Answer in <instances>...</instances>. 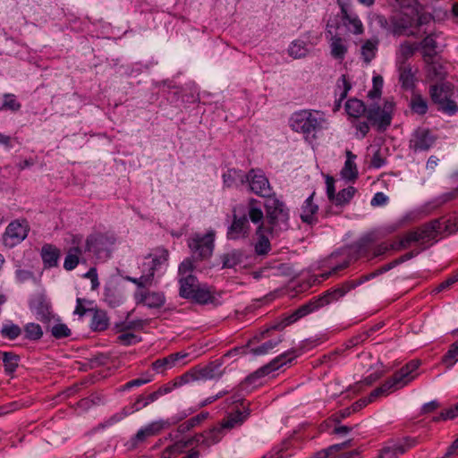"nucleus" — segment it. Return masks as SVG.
I'll return each instance as SVG.
<instances>
[{
	"instance_id": "f257e3e1",
	"label": "nucleus",
	"mask_w": 458,
	"mask_h": 458,
	"mask_svg": "<svg viewBox=\"0 0 458 458\" xmlns=\"http://www.w3.org/2000/svg\"><path fill=\"white\" fill-rule=\"evenodd\" d=\"M291 128L302 133L305 137L315 138L316 133L327 128V120L323 112L318 110H301L294 113L290 119Z\"/></svg>"
},
{
	"instance_id": "f03ea898",
	"label": "nucleus",
	"mask_w": 458,
	"mask_h": 458,
	"mask_svg": "<svg viewBox=\"0 0 458 458\" xmlns=\"http://www.w3.org/2000/svg\"><path fill=\"white\" fill-rule=\"evenodd\" d=\"M420 361L413 360L408 362L405 366L396 371L392 377L387 379L379 387L374 389L369 394V401H374L380 395H387L389 393L403 388L416 377V370L419 369Z\"/></svg>"
},
{
	"instance_id": "7ed1b4c3",
	"label": "nucleus",
	"mask_w": 458,
	"mask_h": 458,
	"mask_svg": "<svg viewBox=\"0 0 458 458\" xmlns=\"http://www.w3.org/2000/svg\"><path fill=\"white\" fill-rule=\"evenodd\" d=\"M420 361L413 360L408 362L405 366L396 371L392 377L387 379L379 387L374 389L369 394V401H374L380 395H387L389 393L403 388L416 377V370L419 369Z\"/></svg>"
},
{
	"instance_id": "20e7f679",
	"label": "nucleus",
	"mask_w": 458,
	"mask_h": 458,
	"mask_svg": "<svg viewBox=\"0 0 458 458\" xmlns=\"http://www.w3.org/2000/svg\"><path fill=\"white\" fill-rule=\"evenodd\" d=\"M420 361L413 360L408 362L405 366L396 371L392 377L387 379L379 387L374 389L369 394V401H374L380 395H387L389 393L403 388L416 377V370L419 369Z\"/></svg>"
},
{
	"instance_id": "39448f33",
	"label": "nucleus",
	"mask_w": 458,
	"mask_h": 458,
	"mask_svg": "<svg viewBox=\"0 0 458 458\" xmlns=\"http://www.w3.org/2000/svg\"><path fill=\"white\" fill-rule=\"evenodd\" d=\"M169 257L167 250L159 248L154 253L146 257L142 263V275L139 278H130L129 280L138 287L145 288L150 286L153 283L155 272L158 270L161 265L165 264Z\"/></svg>"
},
{
	"instance_id": "423d86ee",
	"label": "nucleus",
	"mask_w": 458,
	"mask_h": 458,
	"mask_svg": "<svg viewBox=\"0 0 458 458\" xmlns=\"http://www.w3.org/2000/svg\"><path fill=\"white\" fill-rule=\"evenodd\" d=\"M439 220H433L425 224L414 231L407 233L398 241V247L409 248L412 243H424L428 241L435 239L441 228Z\"/></svg>"
},
{
	"instance_id": "0eeeda50",
	"label": "nucleus",
	"mask_w": 458,
	"mask_h": 458,
	"mask_svg": "<svg viewBox=\"0 0 458 458\" xmlns=\"http://www.w3.org/2000/svg\"><path fill=\"white\" fill-rule=\"evenodd\" d=\"M429 94L432 101L438 105V110L448 114H454L458 111V106L451 99L453 85L450 82L431 85Z\"/></svg>"
},
{
	"instance_id": "6e6552de",
	"label": "nucleus",
	"mask_w": 458,
	"mask_h": 458,
	"mask_svg": "<svg viewBox=\"0 0 458 458\" xmlns=\"http://www.w3.org/2000/svg\"><path fill=\"white\" fill-rule=\"evenodd\" d=\"M116 238L111 233H93L83 242L84 253L93 252L98 258L108 257L110 248L115 243Z\"/></svg>"
},
{
	"instance_id": "1a4fd4ad",
	"label": "nucleus",
	"mask_w": 458,
	"mask_h": 458,
	"mask_svg": "<svg viewBox=\"0 0 458 458\" xmlns=\"http://www.w3.org/2000/svg\"><path fill=\"white\" fill-rule=\"evenodd\" d=\"M394 104L385 101L382 106L370 105L367 110V119L379 131H385L392 121Z\"/></svg>"
},
{
	"instance_id": "9d476101",
	"label": "nucleus",
	"mask_w": 458,
	"mask_h": 458,
	"mask_svg": "<svg viewBox=\"0 0 458 458\" xmlns=\"http://www.w3.org/2000/svg\"><path fill=\"white\" fill-rule=\"evenodd\" d=\"M245 182L256 195L269 199L274 195L273 189L267 177L261 169H251L246 174Z\"/></svg>"
},
{
	"instance_id": "9b49d317",
	"label": "nucleus",
	"mask_w": 458,
	"mask_h": 458,
	"mask_svg": "<svg viewBox=\"0 0 458 458\" xmlns=\"http://www.w3.org/2000/svg\"><path fill=\"white\" fill-rule=\"evenodd\" d=\"M87 255L84 253L82 236L72 235L71 245L66 250L64 268L67 271L74 269L80 263H87Z\"/></svg>"
},
{
	"instance_id": "f8f14e48",
	"label": "nucleus",
	"mask_w": 458,
	"mask_h": 458,
	"mask_svg": "<svg viewBox=\"0 0 458 458\" xmlns=\"http://www.w3.org/2000/svg\"><path fill=\"white\" fill-rule=\"evenodd\" d=\"M30 225L25 219H16L11 222L3 234V243L13 248L21 243L28 235Z\"/></svg>"
},
{
	"instance_id": "ddd939ff",
	"label": "nucleus",
	"mask_w": 458,
	"mask_h": 458,
	"mask_svg": "<svg viewBox=\"0 0 458 458\" xmlns=\"http://www.w3.org/2000/svg\"><path fill=\"white\" fill-rule=\"evenodd\" d=\"M374 276H375V274H369V275L362 276L360 278H359L357 280L347 281V282L342 284L338 287H336L331 291H328L323 296L318 298L319 299L318 305L325 306V305L331 303L332 301H338L340 298L344 296L349 291H351L352 289H354L356 286L369 280L370 278H373Z\"/></svg>"
},
{
	"instance_id": "4468645a",
	"label": "nucleus",
	"mask_w": 458,
	"mask_h": 458,
	"mask_svg": "<svg viewBox=\"0 0 458 458\" xmlns=\"http://www.w3.org/2000/svg\"><path fill=\"white\" fill-rule=\"evenodd\" d=\"M250 233L251 227L246 214L239 216L234 212L232 224L226 232L227 239L233 241L246 239L250 236Z\"/></svg>"
},
{
	"instance_id": "2eb2a0df",
	"label": "nucleus",
	"mask_w": 458,
	"mask_h": 458,
	"mask_svg": "<svg viewBox=\"0 0 458 458\" xmlns=\"http://www.w3.org/2000/svg\"><path fill=\"white\" fill-rule=\"evenodd\" d=\"M418 443L417 438L405 437L401 441H390L380 450L377 458H397L406 451L415 446Z\"/></svg>"
},
{
	"instance_id": "dca6fc26",
	"label": "nucleus",
	"mask_w": 458,
	"mask_h": 458,
	"mask_svg": "<svg viewBox=\"0 0 458 458\" xmlns=\"http://www.w3.org/2000/svg\"><path fill=\"white\" fill-rule=\"evenodd\" d=\"M189 248L201 259L212 255L214 249V234L207 233L202 237H194L189 241Z\"/></svg>"
},
{
	"instance_id": "f3484780",
	"label": "nucleus",
	"mask_w": 458,
	"mask_h": 458,
	"mask_svg": "<svg viewBox=\"0 0 458 458\" xmlns=\"http://www.w3.org/2000/svg\"><path fill=\"white\" fill-rule=\"evenodd\" d=\"M437 137L426 128H418L410 140V148L415 152L428 150L435 143Z\"/></svg>"
},
{
	"instance_id": "a211bd4d",
	"label": "nucleus",
	"mask_w": 458,
	"mask_h": 458,
	"mask_svg": "<svg viewBox=\"0 0 458 458\" xmlns=\"http://www.w3.org/2000/svg\"><path fill=\"white\" fill-rule=\"evenodd\" d=\"M294 352H285L276 359H274L270 363L267 365L260 368L257 371H255L252 375L249 376L247 377V380L250 382H253L255 378L264 377L270 372L278 369L280 367H282L284 364H286L287 362L291 361L295 356L293 355Z\"/></svg>"
},
{
	"instance_id": "6ab92c4d",
	"label": "nucleus",
	"mask_w": 458,
	"mask_h": 458,
	"mask_svg": "<svg viewBox=\"0 0 458 458\" xmlns=\"http://www.w3.org/2000/svg\"><path fill=\"white\" fill-rule=\"evenodd\" d=\"M412 24L413 17L407 13H402L391 19V32L394 36L407 35L415 37L416 34L413 31L407 33V30L412 26Z\"/></svg>"
},
{
	"instance_id": "aec40b11",
	"label": "nucleus",
	"mask_w": 458,
	"mask_h": 458,
	"mask_svg": "<svg viewBox=\"0 0 458 458\" xmlns=\"http://www.w3.org/2000/svg\"><path fill=\"white\" fill-rule=\"evenodd\" d=\"M137 303H141L150 309L161 308L165 302V297L160 292L139 291L135 293Z\"/></svg>"
},
{
	"instance_id": "412c9836",
	"label": "nucleus",
	"mask_w": 458,
	"mask_h": 458,
	"mask_svg": "<svg viewBox=\"0 0 458 458\" xmlns=\"http://www.w3.org/2000/svg\"><path fill=\"white\" fill-rule=\"evenodd\" d=\"M170 426V423L165 420L153 421L146 427L140 428L134 436L132 441L133 445L144 442L147 438L158 435L164 428Z\"/></svg>"
},
{
	"instance_id": "4be33fe9",
	"label": "nucleus",
	"mask_w": 458,
	"mask_h": 458,
	"mask_svg": "<svg viewBox=\"0 0 458 458\" xmlns=\"http://www.w3.org/2000/svg\"><path fill=\"white\" fill-rule=\"evenodd\" d=\"M289 228V213H280L279 216H273L272 220L267 221V225H265L267 233L271 237H278Z\"/></svg>"
},
{
	"instance_id": "5701e85b",
	"label": "nucleus",
	"mask_w": 458,
	"mask_h": 458,
	"mask_svg": "<svg viewBox=\"0 0 458 458\" xmlns=\"http://www.w3.org/2000/svg\"><path fill=\"white\" fill-rule=\"evenodd\" d=\"M329 38L330 53L333 58L343 61L348 52L346 40L338 35H334L330 30L327 32V37Z\"/></svg>"
},
{
	"instance_id": "b1692460",
	"label": "nucleus",
	"mask_w": 458,
	"mask_h": 458,
	"mask_svg": "<svg viewBox=\"0 0 458 458\" xmlns=\"http://www.w3.org/2000/svg\"><path fill=\"white\" fill-rule=\"evenodd\" d=\"M379 39L377 38H371L361 41L360 47V55L361 60L369 64L376 57L378 51Z\"/></svg>"
},
{
	"instance_id": "393cba45",
	"label": "nucleus",
	"mask_w": 458,
	"mask_h": 458,
	"mask_svg": "<svg viewBox=\"0 0 458 458\" xmlns=\"http://www.w3.org/2000/svg\"><path fill=\"white\" fill-rule=\"evenodd\" d=\"M342 19L344 25L352 34L361 35L364 32L363 24L356 13L348 12L346 8L342 7Z\"/></svg>"
},
{
	"instance_id": "a878e982",
	"label": "nucleus",
	"mask_w": 458,
	"mask_h": 458,
	"mask_svg": "<svg viewBox=\"0 0 458 458\" xmlns=\"http://www.w3.org/2000/svg\"><path fill=\"white\" fill-rule=\"evenodd\" d=\"M426 67L427 77L430 81H442L447 75V71L445 70L444 66L437 62L435 57H431L430 60H423Z\"/></svg>"
},
{
	"instance_id": "bb28decb",
	"label": "nucleus",
	"mask_w": 458,
	"mask_h": 458,
	"mask_svg": "<svg viewBox=\"0 0 458 458\" xmlns=\"http://www.w3.org/2000/svg\"><path fill=\"white\" fill-rule=\"evenodd\" d=\"M315 192H313L307 199L304 201L301 206V219L302 222L307 223L309 225L313 224L317 221L316 215L318 210V207L317 204L313 202Z\"/></svg>"
},
{
	"instance_id": "cd10ccee",
	"label": "nucleus",
	"mask_w": 458,
	"mask_h": 458,
	"mask_svg": "<svg viewBox=\"0 0 458 458\" xmlns=\"http://www.w3.org/2000/svg\"><path fill=\"white\" fill-rule=\"evenodd\" d=\"M184 357H186V354L182 352L170 354L163 359H158L156 361H154L152 363V369L157 373H163L165 370L175 366L176 362Z\"/></svg>"
},
{
	"instance_id": "c85d7f7f",
	"label": "nucleus",
	"mask_w": 458,
	"mask_h": 458,
	"mask_svg": "<svg viewBox=\"0 0 458 458\" xmlns=\"http://www.w3.org/2000/svg\"><path fill=\"white\" fill-rule=\"evenodd\" d=\"M247 218L254 225H264V213L261 208L260 202L256 199H250L247 203Z\"/></svg>"
},
{
	"instance_id": "c756f323",
	"label": "nucleus",
	"mask_w": 458,
	"mask_h": 458,
	"mask_svg": "<svg viewBox=\"0 0 458 458\" xmlns=\"http://www.w3.org/2000/svg\"><path fill=\"white\" fill-rule=\"evenodd\" d=\"M265 225H259L256 230L257 242L255 243V252L259 256L267 255L271 250V244L268 237L266 235Z\"/></svg>"
},
{
	"instance_id": "7c9ffc66",
	"label": "nucleus",
	"mask_w": 458,
	"mask_h": 458,
	"mask_svg": "<svg viewBox=\"0 0 458 458\" xmlns=\"http://www.w3.org/2000/svg\"><path fill=\"white\" fill-rule=\"evenodd\" d=\"M437 34L436 32H431L428 36H426L421 42L420 43V46L421 47L422 52V58L423 60H430L431 57H436L437 55Z\"/></svg>"
},
{
	"instance_id": "2f4dec72",
	"label": "nucleus",
	"mask_w": 458,
	"mask_h": 458,
	"mask_svg": "<svg viewBox=\"0 0 458 458\" xmlns=\"http://www.w3.org/2000/svg\"><path fill=\"white\" fill-rule=\"evenodd\" d=\"M345 155L346 161L341 171V175L348 181H354L358 176V169L354 162L356 155H354L351 150H346Z\"/></svg>"
},
{
	"instance_id": "473e14b6",
	"label": "nucleus",
	"mask_w": 458,
	"mask_h": 458,
	"mask_svg": "<svg viewBox=\"0 0 458 458\" xmlns=\"http://www.w3.org/2000/svg\"><path fill=\"white\" fill-rule=\"evenodd\" d=\"M180 295L183 298L190 299L193 295V292L196 291L200 284L197 278L192 275H187L180 277Z\"/></svg>"
},
{
	"instance_id": "72a5a7b5",
	"label": "nucleus",
	"mask_w": 458,
	"mask_h": 458,
	"mask_svg": "<svg viewBox=\"0 0 458 458\" xmlns=\"http://www.w3.org/2000/svg\"><path fill=\"white\" fill-rule=\"evenodd\" d=\"M266 208V219L267 221L272 220L273 216H279L280 213H289L285 205L276 198H269L265 203Z\"/></svg>"
},
{
	"instance_id": "f704fd0d",
	"label": "nucleus",
	"mask_w": 458,
	"mask_h": 458,
	"mask_svg": "<svg viewBox=\"0 0 458 458\" xmlns=\"http://www.w3.org/2000/svg\"><path fill=\"white\" fill-rule=\"evenodd\" d=\"M417 48L416 43L403 42L396 51V64H409L407 61L414 55Z\"/></svg>"
},
{
	"instance_id": "c9c22d12",
	"label": "nucleus",
	"mask_w": 458,
	"mask_h": 458,
	"mask_svg": "<svg viewBox=\"0 0 458 458\" xmlns=\"http://www.w3.org/2000/svg\"><path fill=\"white\" fill-rule=\"evenodd\" d=\"M318 303H319V299H318L312 302H310V303L301 306L298 310H296L291 316H289L285 319V325H290L292 323H294L299 318L310 314L316 309L323 307L322 305H318Z\"/></svg>"
},
{
	"instance_id": "e433bc0d",
	"label": "nucleus",
	"mask_w": 458,
	"mask_h": 458,
	"mask_svg": "<svg viewBox=\"0 0 458 458\" xmlns=\"http://www.w3.org/2000/svg\"><path fill=\"white\" fill-rule=\"evenodd\" d=\"M244 259V251L242 250H233L221 256V261L224 268H233L241 264Z\"/></svg>"
},
{
	"instance_id": "4c0bfd02",
	"label": "nucleus",
	"mask_w": 458,
	"mask_h": 458,
	"mask_svg": "<svg viewBox=\"0 0 458 458\" xmlns=\"http://www.w3.org/2000/svg\"><path fill=\"white\" fill-rule=\"evenodd\" d=\"M41 256L45 264L48 267H55L60 256V250L51 244H46L42 247Z\"/></svg>"
},
{
	"instance_id": "58836bf2",
	"label": "nucleus",
	"mask_w": 458,
	"mask_h": 458,
	"mask_svg": "<svg viewBox=\"0 0 458 458\" xmlns=\"http://www.w3.org/2000/svg\"><path fill=\"white\" fill-rule=\"evenodd\" d=\"M224 183L226 187L237 186L238 184H244L246 174L240 170L229 169L223 175Z\"/></svg>"
},
{
	"instance_id": "ea45409f",
	"label": "nucleus",
	"mask_w": 458,
	"mask_h": 458,
	"mask_svg": "<svg viewBox=\"0 0 458 458\" xmlns=\"http://www.w3.org/2000/svg\"><path fill=\"white\" fill-rule=\"evenodd\" d=\"M399 72V81L404 89H410L414 83V74L410 64H396Z\"/></svg>"
},
{
	"instance_id": "a19ab883",
	"label": "nucleus",
	"mask_w": 458,
	"mask_h": 458,
	"mask_svg": "<svg viewBox=\"0 0 458 458\" xmlns=\"http://www.w3.org/2000/svg\"><path fill=\"white\" fill-rule=\"evenodd\" d=\"M345 110L350 116L359 118L364 114H367L368 108L362 101L357 98H352L346 102Z\"/></svg>"
},
{
	"instance_id": "79ce46f5",
	"label": "nucleus",
	"mask_w": 458,
	"mask_h": 458,
	"mask_svg": "<svg viewBox=\"0 0 458 458\" xmlns=\"http://www.w3.org/2000/svg\"><path fill=\"white\" fill-rule=\"evenodd\" d=\"M91 328L94 331H104L108 327V318L106 313L100 310L92 311Z\"/></svg>"
},
{
	"instance_id": "37998d69",
	"label": "nucleus",
	"mask_w": 458,
	"mask_h": 458,
	"mask_svg": "<svg viewBox=\"0 0 458 458\" xmlns=\"http://www.w3.org/2000/svg\"><path fill=\"white\" fill-rule=\"evenodd\" d=\"M1 358L4 362V371L12 374L19 366L20 356L12 352H1Z\"/></svg>"
},
{
	"instance_id": "c03bdc74",
	"label": "nucleus",
	"mask_w": 458,
	"mask_h": 458,
	"mask_svg": "<svg viewBox=\"0 0 458 458\" xmlns=\"http://www.w3.org/2000/svg\"><path fill=\"white\" fill-rule=\"evenodd\" d=\"M204 438L202 439L203 445L209 447L212 445L218 443L224 437L222 427H215L209 430L202 432Z\"/></svg>"
},
{
	"instance_id": "a18cd8bd",
	"label": "nucleus",
	"mask_w": 458,
	"mask_h": 458,
	"mask_svg": "<svg viewBox=\"0 0 458 458\" xmlns=\"http://www.w3.org/2000/svg\"><path fill=\"white\" fill-rule=\"evenodd\" d=\"M309 52L310 49L308 48L307 44L301 39L293 41L288 48L289 55L295 59L307 56Z\"/></svg>"
},
{
	"instance_id": "49530a36",
	"label": "nucleus",
	"mask_w": 458,
	"mask_h": 458,
	"mask_svg": "<svg viewBox=\"0 0 458 458\" xmlns=\"http://www.w3.org/2000/svg\"><path fill=\"white\" fill-rule=\"evenodd\" d=\"M352 440H347L341 444H336L330 445L329 447L326 449H322L317 453H315L310 458H328L332 456L336 452L342 451L345 448H348L351 446Z\"/></svg>"
},
{
	"instance_id": "de8ad7c7",
	"label": "nucleus",
	"mask_w": 458,
	"mask_h": 458,
	"mask_svg": "<svg viewBox=\"0 0 458 458\" xmlns=\"http://www.w3.org/2000/svg\"><path fill=\"white\" fill-rule=\"evenodd\" d=\"M187 448V443L184 440H180L174 444L167 446L162 453L161 458H175L179 454H182Z\"/></svg>"
},
{
	"instance_id": "09e8293b",
	"label": "nucleus",
	"mask_w": 458,
	"mask_h": 458,
	"mask_svg": "<svg viewBox=\"0 0 458 458\" xmlns=\"http://www.w3.org/2000/svg\"><path fill=\"white\" fill-rule=\"evenodd\" d=\"M247 415L243 414L242 412L237 411L234 413L229 414L222 422L221 427L222 428H227L231 429L238 425H241L243 423V421L246 420Z\"/></svg>"
},
{
	"instance_id": "8fccbe9b",
	"label": "nucleus",
	"mask_w": 458,
	"mask_h": 458,
	"mask_svg": "<svg viewBox=\"0 0 458 458\" xmlns=\"http://www.w3.org/2000/svg\"><path fill=\"white\" fill-rule=\"evenodd\" d=\"M356 192L352 186H349L340 191L332 200L337 206H343L350 202Z\"/></svg>"
},
{
	"instance_id": "3c124183",
	"label": "nucleus",
	"mask_w": 458,
	"mask_h": 458,
	"mask_svg": "<svg viewBox=\"0 0 458 458\" xmlns=\"http://www.w3.org/2000/svg\"><path fill=\"white\" fill-rule=\"evenodd\" d=\"M282 337H277L275 339H271L269 341L265 342L261 345H259L257 348H253L250 350V352L254 355H264L271 352L275 347H276L281 342Z\"/></svg>"
},
{
	"instance_id": "603ef678",
	"label": "nucleus",
	"mask_w": 458,
	"mask_h": 458,
	"mask_svg": "<svg viewBox=\"0 0 458 458\" xmlns=\"http://www.w3.org/2000/svg\"><path fill=\"white\" fill-rule=\"evenodd\" d=\"M21 334V327L12 322L5 323L1 329V335L9 340L16 339Z\"/></svg>"
},
{
	"instance_id": "864d4df0",
	"label": "nucleus",
	"mask_w": 458,
	"mask_h": 458,
	"mask_svg": "<svg viewBox=\"0 0 458 458\" xmlns=\"http://www.w3.org/2000/svg\"><path fill=\"white\" fill-rule=\"evenodd\" d=\"M410 106L418 114H425L428 111L427 101L420 95H413L411 97Z\"/></svg>"
},
{
	"instance_id": "5fc2aeb1",
	"label": "nucleus",
	"mask_w": 458,
	"mask_h": 458,
	"mask_svg": "<svg viewBox=\"0 0 458 458\" xmlns=\"http://www.w3.org/2000/svg\"><path fill=\"white\" fill-rule=\"evenodd\" d=\"M190 299H193L199 303L206 304L212 300L211 292L206 285H199L193 292V295Z\"/></svg>"
},
{
	"instance_id": "6e6d98bb",
	"label": "nucleus",
	"mask_w": 458,
	"mask_h": 458,
	"mask_svg": "<svg viewBox=\"0 0 458 458\" xmlns=\"http://www.w3.org/2000/svg\"><path fill=\"white\" fill-rule=\"evenodd\" d=\"M21 103L17 100L13 94L4 95V99L2 105L0 106V110L17 112L21 109Z\"/></svg>"
},
{
	"instance_id": "4d7b16f0",
	"label": "nucleus",
	"mask_w": 458,
	"mask_h": 458,
	"mask_svg": "<svg viewBox=\"0 0 458 458\" xmlns=\"http://www.w3.org/2000/svg\"><path fill=\"white\" fill-rule=\"evenodd\" d=\"M223 374L221 364L218 362H212L201 369V375L205 378L220 377Z\"/></svg>"
},
{
	"instance_id": "13d9d810",
	"label": "nucleus",
	"mask_w": 458,
	"mask_h": 458,
	"mask_svg": "<svg viewBox=\"0 0 458 458\" xmlns=\"http://www.w3.org/2000/svg\"><path fill=\"white\" fill-rule=\"evenodd\" d=\"M402 250H405V248L398 247V242H394L390 244L383 242L374 248L373 254H372L371 258L384 255L385 253H386L389 250L399 251Z\"/></svg>"
},
{
	"instance_id": "bf43d9fd",
	"label": "nucleus",
	"mask_w": 458,
	"mask_h": 458,
	"mask_svg": "<svg viewBox=\"0 0 458 458\" xmlns=\"http://www.w3.org/2000/svg\"><path fill=\"white\" fill-rule=\"evenodd\" d=\"M25 337L30 340H38L43 335V331L38 324L29 323L24 328Z\"/></svg>"
},
{
	"instance_id": "052dcab7",
	"label": "nucleus",
	"mask_w": 458,
	"mask_h": 458,
	"mask_svg": "<svg viewBox=\"0 0 458 458\" xmlns=\"http://www.w3.org/2000/svg\"><path fill=\"white\" fill-rule=\"evenodd\" d=\"M458 360V341L454 343L449 351L443 357V362L446 367H452Z\"/></svg>"
},
{
	"instance_id": "680f3d73",
	"label": "nucleus",
	"mask_w": 458,
	"mask_h": 458,
	"mask_svg": "<svg viewBox=\"0 0 458 458\" xmlns=\"http://www.w3.org/2000/svg\"><path fill=\"white\" fill-rule=\"evenodd\" d=\"M51 334L54 337L60 339L71 335V330L65 324H55L51 327Z\"/></svg>"
},
{
	"instance_id": "e2e57ef3",
	"label": "nucleus",
	"mask_w": 458,
	"mask_h": 458,
	"mask_svg": "<svg viewBox=\"0 0 458 458\" xmlns=\"http://www.w3.org/2000/svg\"><path fill=\"white\" fill-rule=\"evenodd\" d=\"M337 89L339 90L340 100L344 99L347 97L348 91L351 89V83L345 75H342L337 81Z\"/></svg>"
},
{
	"instance_id": "0e129e2a",
	"label": "nucleus",
	"mask_w": 458,
	"mask_h": 458,
	"mask_svg": "<svg viewBox=\"0 0 458 458\" xmlns=\"http://www.w3.org/2000/svg\"><path fill=\"white\" fill-rule=\"evenodd\" d=\"M458 416V403L449 409H446L445 411H442L439 416L435 417L433 419L434 421H438L440 420H452Z\"/></svg>"
},
{
	"instance_id": "69168bd1",
	"label": "nucleus",
	"mask_w": 458,
	"mask_h": 458,
	"mask_svg": "<svg viewBox=\"0 0 458 458\" xmlns=\"http://www.w3.org/2000/svg\"><path fill=\"white\" fill-rule=\"evenodd\" d=\"M456 197H458V189H454L449 192H445V193L440 195L435 200V202H436V205L438 207V206L444 205L445 203H446L448 201L454 199Z\"/></svg>"
},
{
	"instance_id": "338daca9",
	"label": "nucleus",
	"mask_w": 458,
	"mask_h": 458,
	"mask_svg": "<svg viewBox=\"0 0 458 458\" xmlns=\"http://www.w3.org/2000/svg\"><path fill=\"white\" fill-rule=\"evenodd\" d=\"M194 269L193 261L191 259H184L179 266V276L180 277L187 275H191Z\"/></svg>"
},
{
	"instance_id": "774afa93",
	"label": "nucleus",
	"mask_w": 458,
	"mask_h": 458,
	"mask_svg": "<svg viewBox=\"0 0 458 458\" xmlns=\"http://www.w3.org/2000/svg\"><path fill=\"white\" fill-rule=\"evenodd\" d=\"M200 423L198 421V418L195 416L188 420L187 421L182 423L178 427V432L180 433H185L187 431H190L191 428H195L196 426L199 425Z\"/></svg>"
}]
</instances>
